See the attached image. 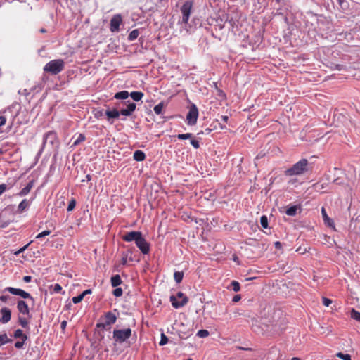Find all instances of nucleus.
<instances>
[{"instance_id":"obj_1","label":"nucleus","mask_w":360,"mask_h":360,"mask_svg":"<svg viewBox=\"0 0 360 360\" xmlns=\"http://www.w3.org/2000/svg\"><path fill=\"white\" fill-rule=\"evenodd\" d=\"M308 160L302 159L297 163L294 164L292 167L285 171L286 176L301 175L307 171Z\"/></svg>"},{"instance_id":"obj_2","label":"nucleus","mask_w":360,"mask_h":360,"mask_svg":"<svg viewBox=\"0 0 360 360\" xmlns=\"http://www.w3.org/2000/svg\"><path fill=\"white\" fill-rule=\"evenodd\" d=\"M117 321V316L112 311H108L99 318L96 327L99 329H107V327H110L114 324Z\"/></svg>"},{"instance_id":"obj_3","label":"nucleus","mask_w":360,"mask_h":360,"mask_svg":"<svg viewBox=\"0 0 360 360\" xmlns=\"http://www.w3.org/2000/svg\"><path fill=\"white\" fill-rule=\"evenodd\" d=\"M65 68V63L62 59H55L49 61L44 67V70L51 75H57Z\"/></svg>"},{"instance_id":"obj_4","label":"nucleus","mask_w":360,"mask_h":360,"mask_svg":"<svg viewBox=\"0 0 360 360\" xmlns=\"http://www.w3.org/2000/svg\"><path fill=\"white\" fill-rule=\"evenodd\" d=\"M170 302L173 307L179 309L188 303V298L182 292H178L176 295L170 296Z\"/></svg>"},{"instance_id":"obj_5","label":"nucleus","mask_w":360,"mask_h":360,"mask_svg":"<svg viewBox=\"0 0 360 360\" xmlns=\"http://www.w3.org/2000/svg\"><path fill=\"white\" fill-rule=\"evenodd\" d=\"M131 335V330L126 328L122 330L115 329L113 330V339L115 342L122 343Z\"/></svg>"},{"instance_id":"obj_6","label":"nucleus","mask_w":360,"mask_h":360,"mask_svg":"<svg viewBox=\"0 0 360 360\" xmlns=\"http://www.w3.org/2000/svg\"><path fill=\"white\" fill-rule=\"evenodd\" d=\"M193 8V2L191 1H186L184 3L181 7V12L182 14V23L186 24L188 22L191 10Z\"/></svg>"},{"instance_id":"obj_7","label":"nucleus","mask_w":360,"mask_h":360,"mask_svg":"<svg viewBox=\"0 0 360 360\" xmlns=\"http://www.w3.org/2000/svg\"><path fill=\"white\" fill-rule=\"evenodd\" d=\"M198 117V110L195 104H192L186 115V121L188 125H194Z\"/></svg>"},{"instance_id":"obj_8","label":"nucleus","mask_w":360,"mask_h":360,"mask_svg":"<svg viewBox=\"0 0 360 360\" xmlns=\"http://www.w3.org/2000/svg\"><path fill=\"white\" fill-rule=\"evenodd\" d=\"M4 291L9 292L10 293L15 295H19L24 299H30L31 300H34L33 297L30 293H28V292H25V290L20 289V288H15L13 287H6L4 289Z\"/></svg>"},{"instance_id":"obj_9","label":"nucleus","mask_w":360,"mask_h":360,"mask_svg":"<svg viewBox=\"0 0 360 360\" xmlns=\"http://www.w3.org/2000/svg\"><path fill=\"white\" fill-rule=\"evenodd\" d=\"M135 243L143 255H146L150 252V244L143 237V235H141Z\"/></svg>"},{"instance_id":"obj_10","label":"nucleus","mask_w":360,"mask_h":360,"mask_svg":"<svg viewBox=\"0 0 360 360\" xmlns=\"http://www.w3.org/2000/svg\"><path fill=\"white\" fill-rule=\"evenodd\" d=\"M142 233L140 231H132L129 232H127L124 235L122 236V238L125 242H132L135 243L136 240L141 236Z\"/></svg>"},{"instance_id":"obj_11","label":"nucleus","mask_w":360,"mask_h":360,"mask_svg":"<svg viewBox=\"0 0 360 360\" xmlns=\"http://www.w3.org/2000/svg\"><path fill=\"white\" fill-rule=\"evenodd\" d=\"M122 22V19L121 15L120 14L115 15L110 20V31L112 32H118Z\"/></svg>"},{"instance_id":"obj_12","label":"nucleus","mask_w":360,"mask_h":360,"mask_svg":"<svg viewBox=\"0 0 360 360\" xmlns=\"http://www.w3.org/2000/svg\"><path fill=\"white\" fill-rule=\"evenodd\" d=\"M17 309L20 314L30 316V309L24 300H19L17 303Z\"/></svg>"},{"instance_id":"obj_13","label":"nucleus","mask_w":360,"mask_h":360,"mask_svg":"<svg viewBox=\"0 0 360 360\" xmlns=\"http://www.w3.org/2000/svg\"><path fill=\"white\" fill-rule=\"evenodd\" d=\"M1 317L0 318V322L2 323H8L11 319V311L7 307H3L1 309Z\"/></svg>"},{"instance_id":"obj_14","label":"nucleus","mask_w":360,"mask_h":360,"mask_svg":"<svg viewBox=\"0 0 360 360\" xmlns=\"http://www.w3.org/2000/svg\"><path fill=\"white\" fill-rule=\"evenodd\" d=\"M321 214H322V217H323L324 224L326 226L335 229V223H334L333 220L328 216L325 207H322V208H321Z\"/></svg>"},{"instance_id":"obj_15","label":"nucleus","mask_w":360,"mask_h":360,"mask_svg":"<svg viewBox=\"0 0 360 360\" xmlns=\"http://www.w3.org/2000/svg\"><path fill=\"white\" fill-rule=\"evenodd\" d=\"M136 104L134 103H130L127 105V108L122 109L120 112V115L130 116L133 112L136 110Z\"/></svg>"},{"instance_id":"obj_16","label":"nucleus","mask_w":360,"mask_h":360,"mask_svg":"<svg viewBox=\"0 0 360 360\" xmlns=\"http://www.w3.org/2000/svg\"><path fill=\"white\" fill-rule=\"evenodd\" d=\"M105 115L107 116L108 120L110 123H112V121H111V120L118 118L120 117V112L117 109L114 108L112 110H106Z\"/></svg>"},{"instance_id":"obj_17","label":"nucleus","mask_w":360,"mask_h":360,"mask_svg":"<svg viewBox=\"0 0 360 360\" xmlns=\"http://www.w3.org/2000/svg\"><path fill=\"white\" fill-rule=\"evenodd\" d=\"M34 186V181H30L27 184V186L23 188L19 193V195L20 196H25L26 195H27L31 189L32 188V187Z\"/></svg>"},{"instance_id":"obj_18","label":"nucleus","mask_w":360,"mask_h":360,"mask_svg":"<svg viewBox=\"0 0 360 360\" xmlns=\"http://www.w3.org/2000/svg\"><path fill=\"white\" fill-rule=\"evenodd\" d=\"M133 158L136 161H143L146 159V155L142 150H136L134 153Z\"/></svg>"},{"instance_id":"obj_19","label":"nucleus","mask_w":360,"mask_h":360,"mask_svg":"<svg viewBox=\"0 0 360 360\" xmlns=\"http://www.w3.org/2000/svg\"><path fill=\"white\" fill-rule=\"evenodd\" d=\"M30 206V202L27 199L22 200L18 207V211L19 213H22L24 210Z\"/></svg>"},{"instance_id":"obj_20","label":"nucleus","mask_w":360,"mask_h":360,"mask_svg":"<svg viewBox=\"0 0 360 360\" xmlns=\"http://www.w3.org/2000/svg\"><path fill=\"white\" fill-rule=\"evenodd\" d=\"M111 285L112 287H117L122 283V280L120 278V276L118 274H116L111 277L110 279Z\"/></svg>"},{"instance_id":"obj_21","label":"nucleus","mask_w":360,"mask_h":360,"mask_svg":"<svg viewBox=\"0 0 360 360\" xmlns=\"http://www.w3.org/2000/svg\"><path fill=\"white\" fill-rule=\"evenodd\" d=\"M15 338H21L23 342H25L27 339V336L24 334L21 329H17L13 334Z\"/></svg>"},{"instance_id":"obj_22","label":"nucleus","mask_w":360,"mask_h":360,"mask_svg":"<svg viewBox=\"0 0 360 360\" xmlns=\"http://www.w3.org/2000/svg\"><path fill=\"white\" fill-rule=\"evenodd\" d=\"M130 96L134 101H139L143 97V93L141 91H132L130 94Z\"/></svg>"},{"instance_id":"obj_23","label":"nucleus","mask_w":360,"mask_h":360,"mask_svg":"<svg viewBox=\"0 0 360 360\" xmlns=\"http://www.w3.org/2000/svg\"><path fill=\"white\" fill-rule=\"evenodd\" d=\"M129 96V94L127 91H122L116 93L114 96V98L116 99H127Z\"/></svg>"},{"instance_id":"obj_24","label":"nucleus","mask_w":360,"mask_h":360,"mask_svg":"<svg viewBox=\"0 0 360 360\" xmlns=\"http://www.w3.org/2000/svg\"><path fill=\"white\" fill-rule=\"evenodd\" d=\"M165 107V103L163 102H160L159 104L155 105L153 108V110L155 114L160 115L162 112V109Z\"/></svg>"},{"instance_id":"obj_25","label":"nucleus","mask_w":360,"mask_h":360,"mask_svg":"<svg viewBox=\"0 0 360 360\" xmlns=\"http://www.w3.org/2000/svg\"><path fill=\"white\" fill-rule=\"evenodd\" d=\"M184 273L182 271H175L174 274V280L177 283H179L182 281Z\"/></svg>"},{"instance_id":"obj_26","label":"nucleus","mask_w":360,"mask_h":360,"mask_svg":"<svg viewBox=\"0 0 360 360\" xmlns=\"http://www.w3.org/2000/svg\"><path fill=\"white\" fill-rule=\"evenodd\" d=\"M18 323L22 328H27L29 325V322L27 319L20 316H18Z\"/></svg>"},{"instance_id":"obj_27","label":"nucleus","mask_w":360,"mask_h":360,"mask_svg":"<svg viewBox=\"0 0 360 360\" xmlns=\"http://www.w3.org/2000/svg\"><path fill=\"white\" fill-rule=\"evenodd\" d=\"M297 210L296 206H291L286 210L285 213L288 216H295L297 213Z\"/></svg>"},{"instance_id":"obj_28","label":"nucleus","mask_w":360,"mask_h":360,"mask_svg":"<svg viewBox=\"0 0 360 360\" xmlns=\"http://www.w3.org/2000/svg\"><path fill=\"white\" fill-rule=\"evenodd\" d=\"M85 139H86V137H85L84 134H79L78 137L77 138V139L74 141L72 146H76L79 145L80 143L84 141Z\"/></svg>"},{"instance_id":"obj_29","label":"nucleus","mask_w":360,"mask_h":360,"mask_svg":"<svg viewBox=\"0 0 360 360\" xmlns=\"http://www.w3.org/2000/svg\"><path fill=\"white\" fill-rule=\"evenodd\" d=\"M139 34V32L138 30H132L129 34V37H128V39L130 40V41H133V40H135L138 36Z\"/></svg>"},{"instance_id":"obj_30","label":"nucleus","mask_w":360,"mask_h":360,"mask_svg":"<svg viewBox=\"0 0 360 360\" xmlns=\"http://www.w3.org/2000/svg\"><path fill=\"white\" fill-rule=\"evenodd\" d=\"M231 286L234 292H238L240 290V283L236 281H232L231 283Z\"/></svg>"},{"instance_id":"obj_31","label":"nucleus","mask_w":360,"mask_h":360,"mask_svg":"<svg viewBox=\"0 0 360 360\" xmlns=\"http://www.w3.org/2000/svg\"><path fill=\"white\" fill-rule=\"evenodd\" d=\"M336 356L342 359V360H352V357L348 354H343L342 352H338L336 354Z\"/></svg>"},{"instance_id":"obj_32","label":"nucleus","mask_w":360,"mask_h":360,"mask_svg":"<svg viewBox=\"0 0 360 360\" xmlns=\"http://www.w3.org/2000/svg\"><path fill=\"white\" fill-rule=\"evenodd\" d=\"M351 317L360 322V312L352 309L351 311Z\"/></svg>"},{"instance_id":"obj_33","label":"nucleus","mask_w":360,"mask_h":360,"mask_svg":"<svg viewBox=\"0 0 360 360\" xmlns=\"http://www.w3.org/2000/svg\"><path fill=\"white\" fill-rule=\"evenodd\" d=\"M10 341L11 340L8 338L6 333L0 335V347Z\"/></svg>"},{"instance_id":"obj_34","label":"nucleus","mask_w":360,"mask_h":360,"mask_svg":"<svg viewBox=\"0 0 360 360\" xmlns=\"http://www.w3.org/2000/svg\"><path fill=\"white\" fill-rule=\"evenodd\" d=\"M192 137H193V134L191 133L179 134L177 135V138L180 140H186V139H191Z\"/></svg>"},{"instance_id":"obj_35","label":"nucleus","mask_w":360,"mask_h":360,"mask_svg":"<svg viewBox=\"0 0 360 360\" xmlns=\"http://www.w3.org/2000/svg\"><path fill=\"white\" fill-rule=\"evenodd\" d=\"M209 335H210L209 331L207 330H205V329L200 330L197 333V336H198L200 338H206V337L209 336Z\"/></svg>"},{"instance_id":"obj_36","label":"nucleus","mask_w":360,"mask_h":360,"mask_svg":"<svg viewBox=\"0 0 360 360\" xmlns=\"http://www.w3.org/2000/svg\"><path fill=\"white\" fill-rule=\"evenodd\" d=\"M260 224L263 228L266 229L268 227V219L266 216L263 215L261 217Z\"/></svg>"},{"instance_id":"obj_37","label":"nucleus","mask_w":360,"mask_h":360,"mask_svg":"<svg viewBox=\"0 0 360 360\" xmlns=\"http://www.w3.org/2000/svg\"><path fill=\"white\" fill-rule=\"evenodd\" d=\"M76 205V200L74 198H72L70 201L69 202L68 206V211L70 212L72 211Z\"/></svg>"},{"instance_id":"obj_38","label":"nucleus","mask_w":360,"mask_h":360,"mask_svg":"<svg viewBox=\"0 0 360 360\" xmlns=\"http://www.w3.org/2000/svg\"><path fill=\"white\" fill-rule=\"evenodd\" d=\"M51 231L49 230H45V231L41 232L40 233H39L38 235H37L36 239H41L43 237L49 236L51 233Z\"/></svg>"},{"instance_id":"obj_39","label":"nucleus","mask_w":360,"mask_h":360,"mask_svg":"<svg viewBox=\"0 0 360 360\" xmlns=\"http://www.w3.org/2000/svg\"><path fill=\"white\" fill-rule=\"evenodd\" d=\"M112 294L115 297H121L123 294V290L121 288H117L113 290Z\"/></svg>"},{"instance_id":"obj_40","label":"nucleus","mask_w":360,"mask_h":360,"mask_svg":"<svg viewBox=\"0 0 360 360\" xmlns=\"http://www.w3.org/2000/svg\"><path fill=\"white\" fill-rule=\"evenodd\" d=\"M167 342H168V338L164 333H162L161 339L159 342L160 345H165V344L167 343Z\"/></svg>"},{"instance_id":"obj_41","label":"nucleus","mask_w":360,"mask_h":360,"mask_svg":"<svg viewBox=\"0 0 360 360\" xmlns=\"http://www.w3.org/2000/svg\"><path fill=\"white\" fill-rule=\"evenodd\" d=\"M83 299H84V297L82 296V294H80L78 296L73 297H72V302H73L74 304H77V303H79L80 302H82V300Z\"/></svg>"},{"instance_id":"obj_42","label":"nucleus","mask_w":360,"mask_h":360,"mask_svg":"<svg viewBox=\"0 0 360 360\" xmlns=\"http://www.w3.org/2000/svg\"><path fill=\"white\" fill-rule=\"evenodd\" d=\"M32 241L30 242L28 244H27L26 245L23 246L22 248H21L20 249H19L18 250H17L16 252H14V255H20V253L23 252L27 248V247L29 246V245L32 243Z\"/></svg>"},{"instance_id":"obj_43","label":"nucleus","mask_w":360,"mask_h":360,"mask_svg":"<svg viewBox=\"0 0 360 360\" xmlns=\"http://www.w3.org/2000/svg\"><path fill=\"white\" fill-rule=\"evenodd\" d=\"M128 260V255L127 253H122V257L121 259V264L126 265Z\"/></svg>"},{"instance_id":"obj_44","label":"nucleus","mask_w":360,"mask_h":360,"mask_svg":"<svg viewBox=\"0 0 360 360\" xmlns=\"http://www.w3.org/2000/svg\"><path fill=\"white\" fill-rule=\"evenodd\" d=\"M191 144L195 148L198 149L200 148V143L198 140L195 139H191Z\"/></svg>"},{"instance_id":"obj_45","label":"nucleus","mask_w":360,"mask_h":360,"mask_svg":"<svg viewBox=\"0 0 360 360\" xmlns=\"http://www.w3.org/2000/svg\"><path fill=\"white\" fill-rule=\"evenodd\" d=\"M322 300L323 304L326 307H328L332 303V300L327 297H323Z\"/></svg>"},{"instance_id":"obj_46","label":"nucleus","mask_w":360,"mask_h":360,"mask_svg":"<svg viewBox=\"0 0 360 360\" xmlns=\"http://www.w3.org/2000/svg\"><path fill=\"white\" fill-rule=\"evenodd\" d=\"M62 290V287L60 284L58 283H56L54 285H53V291L54 292H56V293H58L60 292V291Z\"/></svg>"},{"instance_id":"obj_47","label":"nucleus","mask_w":360,"mask_h":360,"mask_svg":"<svg viewBox=\"0 0 360 360\" xmlns=\"http://www.w3.org/2000/svg\"><path fill=\"white\" fill-rule=\"evenodd\" d=\"M6 123V117L4 115H0V127H3Z\"/></svg>"},{"instance_id":"obj_48","label":"nucleus","mask_w":360,"mask_h":360,"mask_svg":"<svg viewBox=\"0 0 360 360\" xmlns=\"http://www.w3.org/2000/svg\"><path fill=\"white\" fill-rule=\"evenodd\" d=\"M7 189V186L5 184H0V195L3 194Z\"/></svg>"},{"instance_id":"obj_49","label":"nucleus","mask_w":360,"mask_h":360,"mask_svg":"<svg viewBox=\"0 0 360 360\" xmlns=\"http://www.w3.org/2000/svg\"><path fill=\"white\" fill-rule=\"evenodd\" d=\"M25 342L23 340L22 341H18L15 343V347L18 349H20L23 347Z\"/></svg>"},{"instance_id":"obj_50","label":"nucleus","mask_w":360,"mask_h":360,"mask_svg":"<svg viewBox=\"0 0 360 360\" xmlns=\"http://www.w3.org/2000/svg\"><path fill=\"white\" fill-rule=\"evenodd\" d=\"M241 300V295L238 294V295H236L233 297V300L232 301L233 302H239L240 300Z\"/></svg>"},{"instance_id":"obj_51","label":"nucleus","mask_w":360,"mask_h":360,"mask_svg":"<svg viewBox=\"0 0 360 360\" xmlns=\"http://www.w3.org/2000/svg\"><path fill=\"white\" fill-rule=\"evenodd\" d=\"M8 298H9L8 295H1V296H0V300L2 302H6L8 301Z\"/></svg>"},{"instance_id":"obj_52","label":"nucleus","mask_w":360,"mask_h":360,"mask_svg":"<svg viewBox=\"0 0 360 360\" xmlns=\"http://www.w3.org/2000/svg\"><path fill=\"white\" fill-rule=\"evenodd\" d=\"M22 280L25 283H29L32 281V277L30 276H25Z\"/></svg>"},{"instance_id":"obj_53","label":"nucleus","mask_w":360,"mask_h":360,"mask_svg":"<svg viewBox=\"0 0 360 360\" xmlns=\"http://www.w3.org/2000/svg\"><path fill=\"white\" fill-rule=\"evenodd\" d=\"M91 293H92V290L91 289H88V290H84L82 293V295L84 297L85 295H89V294H91Z\"/></svg>"},{"instance_id":"obj_54","label":"nucleus","mask_w":360,"mask_h":360,"mask_svg":"<svg viewBox=\"0 0 360 360\" xmlns=\"http://www.w3.org/2000/svg\"><path fill=\"white\" fill-rule=\"evenodd\" d=\"M67 321H63L60 323V327L62 329H65L66 326H67Z\"/></svg>"},{"instance_id":"obj_55","label":"nucleus","mask_w":360,"mask_h":360,"mask_svg":"<svg viewBox=\"0 0 360 360\" xmlns=\"http://www.w3.org/2000/svg\"><path fill=\"white\" fill-rule=\"evenodd\" d=\"M221 120L224 122H227L228 120H229V117L227 115H222L221 117Z\"/></svg>"},{"instance_id":"obj_56","label":"nucleus","mask_w":360,"mask_h":360,"mask_svg":"<svg viewBox=\"0 0 360 360\" xmlns=\"http://www.w3.org/2000/svg\"><path fill=\"white\" fill-rule=\"evenodd\" d=\"M305 251H306L305 249L304 250V251H302V249L300 247L297 249V252H299L301 254H303Z\"/></svg>"},{"instance_id":"obj_57","label":"nucleus","mask_w":360,"mask_h":360,"mask_svg":"<svg viewBox=\"0 0 360 360\" xmlns=\"http://www.w3.org/2000/svg\"><path fill=\"white\" fill-rule=\"evenodd\" d=\"M281 243H280V242L276 241V242L275 243V246H276V248H280V247H281Z\"/></svg>"},{"instance_id":"obj_58","label":"nucleus","mask_w":360,"mask_h":360,"mask_svg":"<svg viewBox=\"0 0 360 360\" xmlns=\"http://www.w3.org/2000/svg\"><path fill=\"white\" fill-rule=\"evenodd\" d=\"M39 32H40L41 33H46V29H44V28H41V29L39 30Z\"/></svg>"},{"instance_id":"obj_59","label":"nucleus","mask_w":360,"mask_h":360,"mask_svg":"<svg viewBox=\"0 0 360 360\" xmlns=\"http://www.w3.org/2000/svg\"><path fill=\"white\" fill-rule=\"evenodd\" d=\"M86 181H90L91 178V176L89 174H88L86 176Z\"/></svg>"},{"instance_id":"obj_60","label":"nucleus","mask_w":360,"mask_h":360,"mask_svg":"<svg viewBox=\"0 0 360 360\" xmlns=\"http://www.w3.org/2000/svg\"><path fill=\"white\" fill-rule=\"evenodd\" d=\"M291 360H301V359L298 357H293L291 359Z\"/></svg>"},{"instance_id":"obj_61","label":"nucleus","mask_w":360,"mask_h":360,"mask_svg":"<svg viewBox=\"0 0 360 360\" xmlns=\"http://www.w3.org/2000/svg\"><path fill=\"white\" fill-rule=\"evenodd\" d=\"M284 328H281V330L278 331V330H276L277 333H280L282 330H283Z\"/></svg>"}]
</instances>
